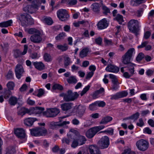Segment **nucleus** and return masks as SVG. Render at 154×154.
Here are the masks:
<instances>
[{"mask_svg": "<svg viewBox=\"0 0 154 154\" xmlns=\"http://www.w3.org/2000/svg\"><path fill=\"white\" fill-rule=\"evenodd\" d=\"M60 96L63 97V99L65 101H70L77 99L79 96V94L76 92H73L71 90H69L66 94L61 93Z\"/></svg>", "mask_w": 154, "mask_h": 154, "instance_id": "obj_1", "label": "nucleus"}, {"mask_svg": "<svg viewBox=\"0 0 154 154\" xmlns=\"http://www.w3.org/2000/svg\"><path fill=\"white\" fill-rule=\"evenodd\" d=\"M32 63L35 67L39 70H42L45 68V65L42 62H35Z\"/></svg>", "mask_w": 154, "mask_h": 154, "instance_id": "obj_23", "label": "nucleus"}, {"mask_svg": "<svg viewBox=\"0 0 154 154\" xmlns=\"http://www.w3.org/2000/svg\"><path fill=\"white\" fill-rule=\"evenodd\" d=\"M37 120V119L34 118H29L25 119L24 121V124L27 126H30L32 125L34 122Z\"/></svg>", "mask_w": 154, "mask_h": 154, "instance_id": "obj_19", "label": "nucleus"}, {"mask_svg": "<svg viewBox=\"0 0 154 154\" xmlns=\"http://www.w3.org/2000/svg\"><path fill=\"white\" fill-rule=\"evenodd\" d=\"M135 52L134 48H129L127 51L122 56V61L123 63L125 64H127L131 63V60L135 54Z\"/></svg>", "mask_w": 154, "mask_h": 154, "instance_id": "obj_2", "label": "nucleus"}, {"mask_svg": "<svg viewBox=\"0 0 154 154\" xmlns=\"http://www.w3.org/2000/svg\"><path fill=\"white\" fill-rule=\"evenodd\" d=\"M137 126L141 127L144 125V123L142 118H140L139 119V122L137 123Z\"/></svg>", "mask_w": 154, "mask_h": 154, "instance_id": "obj_62", "label": "nucleus"}, {"mask_svg": "<svg viewBox=\"0 0 154 154\" xmlns=\"http://www.w3.org/2000/svg\"><path fill=\"white\" fill-rule=\"evenodd\" d=\"M119 88V83H113L112 84L111 89L113 91H116Z\"/></svg>", "mask_w": 154, "mask_h": 154, "instance_id": "obj_55", "label": "nucleus"}, {"mask_svg": "<svg viewBox=\"0 0 154 154\" xmlns=\"http://www.w3.org/2000/svg\"><path fill=\"white\" fill-rule=\"evenodd\" d=\"M6 85L8 89V90L10 91L11 90H13L14 89L15 85L14 82L10 81L7 83Z\"/></svg>", "mask_w": 154, "mask_h": 154, "instance_id": "obj_42", "label": "nucleus"}, {"mask_svg": "<svg viewBox=\"0 0 154 154\" xmlns=\"http://www.w3.org/2000/svg\"><path fill=\"white\" fill-rule=\"evenodd\" d=\"M144 54L142 53H139L136 57V60L137 61L141 60L144 58Z\"/></svg>", "mask_w": 154, "mask_h": 154, "instance_id": "obj_57", "label": "nucleus"}, {"mask_svg": "<svg viewBox=\"0 0 154 154\" xmlns=\"http://www.w3.org/2000/svg\"><path fill=\"white\" fill-rule=\"evenodd\" d=\"M105 70L107 72L115 73H117L119 71V69L118 67L112 64L108 65Z\"/></svg>", "mask_w": 154, "mask_h": 154, "instance_id": "obj_16", "label": "nucleus"}, {"mask_svg": "<svg viewBox=\"0 0 154 154\" xmlns=\"http://www.w3.org/2000/svg\"><path fill=\"white\" fill-rule=\"evenodd\" d=\"M27 113L29 115L35 114L34 108L31 107L29 109L27 108Z\"/></svg>", "mask_w": 154, "mask_h": 154, "instance_id": "obj_58", "label": "nucleus"}, {"mask_svg": "<svg viewBox=\"0 0 154 154\" xmlns=\"http://www.w3.org/2000/svg\"><path fill=\"white\" fill-rule=\"evenodd\" d=\"M128 26L129 30L137 35L139 27V22L138 20L134 19L131 20L128 23Z\"/></svg>", "mask_w": 154, "mask_h": 154, "instance_id": "obj_4", "label": "nucleus"}, {"mask_svg": "<svg viewBox=\"0 0 154 154\" xmlns=\"http://www.w3.org/2000/svg\"><path fill=\"white\" fill-rule=\"evenodd\" d=\"M11 148V150H10L9 152L11 154H14L16 152V150L15 147L14 146H9L6 149V151H8L9 148Z\"/></svg>", "mask_w": 154, "mask_h": 154, "instance_id": "obj_61", "label": "nucleus"}, {"mask_svg": "<svg viewBox=\"0 0 154 154\" xmlns=\"http://www.w3.org/2000/svg\"><path fill=\"white\" fill-rule=\"evenodd\" d=\"M86 108L85 106L79 105L77 108V113L78 116L82 117L85 112Z\"/></svg>", "mask_w": 154, "mask_h": 154, "instance_id": "obj_22", "label": "nucleus"}, {"mask_svg": "<svg viewBox=\"0 0 154 154\" xmlns=\"http://www.w3.org/2000/svg\"><path fill=\"white\" fill-rule=\"evenodd\" d=\"M59 109L57 108L48 109L43 112L44 116L47 117H53L56 116L60 112Z\"/></svg>", "mask_w": 154, "mask_h": 154, "instance_id": "obj_7", "label": "nucleus"}, {"mask_svg": "<svg viewBox=\"0 0 154 154\" xmlns=\"http://www.w3.org/2000/svg\"><path fill=\"white\" fill-rule=\"evenodd\" d=\"M89 51L88 48H85L82 49L80 52L79 56L81 58H83L86 57Z\"/></svg>", "mask_w": 154, "mask_h": 154, "instance_id": "obj_25", "label": "nucleus"}, {"mask_svg": "<svg viewBox=\"0 0 154 154\" xmlns=\"http://www.w3.org/2000/svg\"><path fill=\"white\" fill-rule=\"evenodd\" d=\"M134 4L132 5L133 6H136L141 4L145 3L146 0H134Z\"/></svg>", "mask_w": 154, "mask_h": 154, "instance_id": "obj_49", "label": "nucleus"}, {"mask_svg": "<svg viewBox=\"0 0 154 154\" xmlns=\"http://www.w3.org/2000/svg\"><path fill=\"white\" fill-rule=\"evenodd\" d=\"M15 72L16 77L18 79H20L22 74L24 72V69L22 65L19 63L16 65L15 68Z\"/></svg>", "mask_w": 154, "mask_h": 154, "instance_id": "obj_10", "label": "nucleus"}, {"mask_svg": "<svg viewBox=\"0 0 154 154\" xmlns=\"http://www.w3.org/2000/svg\"><path fill=\"white\" fill-rule=\"evenodd\" d=\"M68 138H63L62 140V141L63 143H66L67 144H69L71 140H72L74 138L75 134H67Z\"/></svg>", "mask_w": 154, "mask_h": 154, "instance_id": "obj_20", "label": "nucleus"}, {"mask_svg": "<svg viewBox=\"0 0 154 154\" xmlns=\"http://www.w3.org/2000/svg\"><path fill=\"white\" fill-rule=\"evenodd\" d=\"M40 35L41 32H40L39 33H36L32 35L30 37L31 41L35 43H40L42 41V38Z\"/></svg>", "mask_w": 154, "mask_h": 154, "instance_id": "obj_12", "label": "nucleus"}, {"mask_svg": "<svg viewBox=\"0 0 154 154\" xmlns=\"http://www.w3.org/2000/svg\"><path fill=\"white\" fill-rule=\"evenodd\" d=\"M40 5L32 3L31 5H28L25 8H28L27 11L30 13L35 12L38 9Z\"/></svg>", "mask_w": 154, "mask_h": 154, "instance_id": "obj_11", "label": "nucleus"}, {"mask_svg": "<svg viewBox=\"0 0 154 154\" xmlns=\"http://www.w3.org/2000/svg\"><path fill=\"white\" fill-rule=\"evenodd\" d=\"M128 93L125 91L119 92L116 93L115 94L111 95L110 99L111 100H116L119 98L126 97Z\"/></svg>", "mask_w": 154, "mask_h": 154, "instance_id": "obj_14", "label": "nucleus"}, {"mask_svg": "<svg viewBox=\"0 0 154 154\" xmlns=\"http://www.w3.org/2000/svg\"><path fill=\"white\" fill-rule=\"evenodd\" d=\"M13 21L11 20L2 22L0 23V27H7L11 26Z\"/></svg>", "mask_w": 154, "mask_h": 154, "instance_id": "obj_30", "label": "nucleus"}, {"mask_svg": "<svg viewBox=\"0 0 154 154\" xmlns=\"http://www.w3.org/2000/svg\"><path fill=\"white\" fill-rule=\"evenodd\" d=\"M100 7L101 5L100 4L94 3L91 5V8L94 12L97 13H98L100 11Z\"/></svg>", "mask_w": 154, "mask_h": 154, "instance_id": "obj_21", "label": "nucleus"}, {"mask_svg": "<svg viewBox=\"0 0 154 154\" xmlns=\"http://www.w3.org/2000/svg\"><path fill=\"white\" fill-rule=\"evenodd\" d=\"M28 32L30 34H35L36 33H39L40 31L35 28H30L29 29Z\"/></svg>", "mask_w": 154, "mask_h": 154, "instance_id": "obj_41", "label": "nucleus"}, {"mask_svg": "<svg viewBox=\"0 0 154 154\" xmlns=\"http://www.w3.org/2000/svg\"><path fill=\"white\" fill-rule=\"evenodd\" d=\"M69 46L66 44L63 45H59L57 46V48L62 51L67 50Z\"/></svg>", "mask_w": 154, "mask_h": 154, "instance_id": "obj_32", "label": "nucleus"}, {"mask_svg": "<svg viewBox=\"0 0 154 154\" xmlns=\"http://www.w3.org/2000/svg\"><path fill=\"white\" fill-rule=\"evenodd\" d=\"M57 16L59 20L63 21L67 20L69 18V15L67 11L64 9H60L57 11Z\"/></svg>", "mask_w": 154, "mask_h": 154, "instance_id": "obj_6", "label": "nucleus"}, {"mask_svg": "<svg viewBox=\"0 0 154 154\" xmlns=\"http://www.w3.org/2000/svg\"><path fill=\"white\" fill-rule=\"evenodd\" d=\"M104 42L106 46L112 45L113 43L111 40H109L106 38H104Z\"/></svg>", "mask_w": 154, "mask_h": 154, "instance_id": "obj_44", "label": "nucleus"}, {"mask_svg": "<svg viewBox=\"0 0 154 154\" xmlns=\"http://www.w3.org/2000/svg\"><path fill=\"white\" fill-rule=\"evenodd\" d=\"M11 94V91L9 90H6L3 94L4 98L5 99H8L9 97Z\"/></svg>", "mask_w": 154, "mask_h": 154, "instance_id": "obj_43", "label": "nucleus"}, {"mask_svg": "<svg viewBox=\"0 0 154 154\" xmlns=\"http://www.w3.org/2000/svg\"><path fill=\"white\" fill-rule=\"evenodd\" d=\"M136 154L134 152H131V149L130 148H127L125 149L124 152L122 154Z\"/></svg>", "mask_w": 154, "mask_h": 154, "instance_id": "obj_51", "label": "nucleus"}, {"mask_svg": "<svg viewBox=\"0 0 154 154\" xmlns=\"http://www.w3.org/2000/svg\"><path fill=\"white\" fill-rule=\"evenodd\" d=\"M95 42L97 45H101L102 42V38L100 37H99L96 38L95 39Z\"/></svg>", "mask_w": 154, "mask_h": 154, "instance_id": "obj_50", "label": "nucleus"}, {"mask_svg": "<svg viewBox=\"0 0 154 154\" xmlns=\"http://www.w3.org/2000/svg\"><path fill=\"white\" fill-rule=\"evenodd\" d=\"M97 132L94 127L91 128L86 132V135L88 138H91L96 134Z\"/></svg>", "mask_w": 154, "mask_h": 154, "instance_id": "obj_18", "label": "nucleus"}, {"mask_svg": "<svg viewBox=\"0 0 154 154\" xmlns=\"http://www.w3.org/2000/svg\"><path fill=\"white\" fill-rule=\"evenodd\" d=\"M68 82L69 83H76L77 81L75 77L73 76H71L69 77L67 79Z\"/></svg>", "mask_w": 154, "mask_h": 154, "instance_id": "obj_37", "label": "nucleus"}, {"mask_svg": "<svg viewBox=\"0 0 154 154\" xmlns=\"http://www.w3.org/2000/svg\"><path fill=\"white\" fill-rule=\"evenodd\" d=\"M76 138L80 146H81L84 144L86 141L85 137L82 135H80L77 137L76 136Z\"/></svg>", "mask_w": 154, "mask_h": 154, "instance_id": "obj_24", "label": "nucleus"}, {"mask_svg": "<svg viewBox=\"0 0 154 154\" xmlns=\"http://www.w3.org/2000/svg\"><path fill=\"white\" fill-rule=\"evenodd\" d=\"M27 113V108L24 107L22 108L17 112L18 115L23 116L25 114Z\"/></svg>", "mask_w": 154, "mask_h": 154, "instance_id": "obj_35", "label": "nucleus"}, {"mask_svg": "<svg viewBox=\"0 0 154 154\" xmlns=\"http://www.w3.org/2000/svg\"><path fill=\"white\" fill-rule=\"evenodd\" d=\"M112 119V118L109 116H107L103 117L100 122V124H106L108 122L111 121Z\"/></svg>", "mask_w": 154, "mask_h": 154, "instance_id": "obj_27", "label": "nucleus"}, {"mask_svg": "<svg viewBox=\"0 0 154 154\" xmlns=\"http://www.w3.org/2000/svg\"><path fill=\"white\" fill-rule=\"evenodd\" d=\"M72 107V104L70 103H66L61 105V108L63 111H66L70 109Z\"/></svg>", "mask_w": 154, "mask_h": 154, "instance_id": "obj_28", "label": "nucleus"}, {"mask_svg": "<svg viewBox=\"0 0 154 154\" xmlns=\"http://www.w3.org/2000/svg\"><path fill=\"white\" fill-rule=\"evenodd\" d=\"M52 88L53 89H58L62 90L63 89V87L60 85L58 84H55L53 86Z\"/></svg>", "mask_w": 154, "mask_h": 154, "instance_id": "obj_52", "label": "nucleus"}, {"mask_svg": "<svg viewBox=\"0 0 154 154\" xmlns=\"http://www.w3.org/2000/svg\"><path fill=\"white\" fill-rule=\"evenodd\" d=\"M113 20L117 21L120 24H121L124 22L123 16L119 14H117L113 18Z\"/></svg>", "mask_w": 154, "mask_h": 154, "instance_id": "obj_29", "label": "nucleus"}, {"mask_svg": "<svg viewBox=\"0 0 154 154\" xmlns=\"http://www.w3.org/2000/svg\"><path fill=\"white\" fill-rule=\"evenodd\" d=\"M77 2V0H68L67 3L69 5H72L76 4Z\"/></svg>", "mask_w": 154, "mask_h": 154, "instance_id": "obj_60", "label": "nucleus"}, {"mask_svg": "<svg viewBox=\"0 0 154 154\" xmlns=\"http://www.w3.org/2000/svg\"><path fill=\"white\" fill-rule=\"evenodd\" d=\"M76 135H75L74 138L72 139L73 140L71 145V147L73 148H75L77 146H80L76 138Z\"/></svg>", "mask_w": 154, "mask_h": 154, "instance_id": "obj_39", "label": "nucleus"}, {"mask_svg": "<svg viewBox=\"0 0 154 154\" xmlns=\"http://www.w3.org/2000/svg\"><path fill=\"white\" fill-rule=\"evenodd\" d=\"M21 55H22L21 52L20 50L17 49L15 51L14 54V57L17 58L19 57Z\"/></svg>", "mask_w": 154, "mask_h": 154, "instance_id": "obj_53", "label": "nucleus"}, {"mask_svg": "<svg viewBox=\"0 0 154 154\" xmlns=\"http://www.w3.org/2000/svg\"><path fill=\"white\" fill-rule=\"evenodd\" d=\"M72 63L70 58L67 56L64 57V65L65 67L66 68Z\"/></svg>", "mask_w": 154, "mask_h": 154, "instance_id": "obj_31", "label": "nucleus"}, {"mask_svg": "<svg viewBox=\"0 0 154 154\" xmlns=\"http://www.w3.org/2000/svg\"><path fill=\"white\" fill-rule=\"evenodd\" d=\"M136 145L139 150L144 151L148 149L149 143L147 140L142 139L136 142Z\"/></svg>", "mask_w": 154, "mask_h": 154, "instance_id": "obj_5", "label": "nucleus"}, {"mask_svg": "<svg viewBox=\"0 0 154 154\" xmlns=\"http://www.w3.org/2000/svg\"><path fill=\"white\" fill-rule=\"evenodd\" d=\"M44 109V108L42 107H34L35 114H41Z\"/></svg>", "mask_w": 154, "mask_h": 154, "instance_id": "obj_34", "label": "nucleus"}, {"mask_svg": "<svg viewBox=\"0 0 154 154\" xmlns=\"http://www.w3.org/2000/svg\"><path fill=\"white\" fill-rule=\"evenodd\" d=\"M17 101V98L14 97H11L9 100V103L11 105H15Z\"/></svg>", "mask_w": 154, "mask_h": 154, "instance_id": "obj_33", "label": "nucleus"}, {"mask_svg": "<svg viewBox=\"0 0 154 154\" xmlns=\"http://www.w3.org/2000/svg\"><path fill=\"white\" fill-rule=\"evenodd\" d=\"M97 108V106L96 102L90 104L89 106V109L92 111L96 110Z\"/></svg>", "mask_w": 154, "mask_h": 154, "instance_id": "obj_40", "label": "nucleus"}, {"mask_svg": "<svg viewBox=\"0 0 154 154\" xmlns=\"http://www.w3.org/2000/svg\"><path fill=\"white\" fill-rule=\"evenodd\" d=\"M91 86L89 85H88L84 88L80 94L81 96H83L84 94L86 93V92L89 89Z\"/></svg>", "mask_w": 154, "mask_h": 154, "instance_id": "obj_47", "label": "nucleus"}, {"mask_svg": "<svg viewBox=\"0 0 154 154\" xmlns=\"http://www.w3.org/2000/svg\"><path fill=\"white\" fill-rule=\"evenodd\" d=\"M108 26V23L106 19L103 18L100 20L97 25L98 28L100 29L106 28Z\"/></svg>", "mask_w": 154, "mask_h": 154, "instance_id": "obj_13", "label": "nucleus"}, {"mask_svg": "<svg viewBox=\"0 0 154 154\" xmlns=\"http://www.w3.org/2000/svg\"><path fill=\"white\" fill-rule=\"evenodd\" d=\"M97 106L100 107H103L106 105L105 103L103 101H96Z\"/></svg>", "mask_w": 154, "mask_h": 154, "instance_id": "obj_56", "label": "nucleus"}, {"mask_svg": "<svg viewBox=\"0 0 154 154\" xmlns=\"http://www.w3.org/2000/svg\"><path fill=\"white\" fill-rule=\"evenodd\" d=\"M15 134L19 138L23 139L25 137V133L24 130L22 128H17L14 131Z\"/></svg>", "mask_w": 154, "mask_h": 154, "instance_id": "obj_17", "label": "nucleus"}, {"mask_svg": "<svg viewBox=\"0 0 154 154\" xmlns=\"http://www.w3.org/2000/svg\"><path fill=\"white\" fill-rule=\"evenodd\" d=\"M31 133L32 135L36 137L45 136L47 134V131L44 128H39L32 130Z\"/></svg>", "mask_w": 154, "mask_h": 154, "instance_id": "obj_8", "label": "nucleus"}, {"mask_svg": "<svg viewBox=\"0 0 154 154\" xmlns=\"http://www.w3.org/2000/svg\"><path fill=\"white\" fill-rule=\"evenodd\" d=\"M66 36L65 33L62 32L60 33L55 37V39L57 41H60L64 38Z\"/></svg>", "mask_w": 154, "mask_h": 154, "instance_id": "obj_36", "label": "nucleus"}, {"mask_svg": "<svg viewBox=\"0 0 154 154\" xmlns=\"http://www.w3.org/2000/svg\"><path fill=\"white\" fill-rule=\"evenodd\" d=\"M109 78L111 79L112 84L117 83L118 82V79L116 76L112 74H110L109 75Z\"/></svg>", "mask_w": 154, "mask_h": 154, "instance_id": "obj_38", "label": "nucleus"}, {"mask_svg": "<svg viewBox=\"0 0 154 154\" xmlns=\"http://www.w3.org/2000/svg\"><path fill=\"white\" fill-rule=\"evenodd\" d=\"M20 20L23 26L26 27L34 23V21L29 15H21L20 17Z\"/></svg>", "mask_w": 154, "mask_h": 154, "instance_id": "obj_3", "label": "nucleus"}, {"mask_svg": "<svg viewBox=\"0 0 154 154\" xmlns=\"http://www.w3.org/2000/svg\"><path fill=\"white\" fill-rule=\"evenodd\" d=\"M89 150L90 154H101L97 146L92 145L89 147Z\"/></svg>", "mask_w": 154, "mask_h": 154, "instance_id": "obj_15", "label": "nucleus"}, {"mask_svg": "<svg viewBox=\"0 0 154 154\" xmlns=\"http://www.w3.org/2000/svg\"><path fill=\"white\" fill-rule=\"evenodd\" d=\"M44 59L47 62L51 61L52 60V58L51 55L47 53L45 54L44 55Z\"/></svg>", "mask_w": 154, "mask_h": 154, "instance_id": "obj_45", "label": "nucleus"}, {"mask_svg": "<svg viewBox=\"0 0 154 154\" xmlns=\"http://www.w3.org/2000/svg\"><path fill=\"white\" fill-rule=\"evenodd\" d=\"M102 9L103 11V13L105 14H107L108 13H109L110 12L109 8L105 5H102Z\"/></svg>", "mask_w": 154, "mask_h": 154, "instance_id": "obj_46", "label": "nucleus"}, {"mask_svg": "<svg viewBox=\"0 0 154 154\" xmlns=\"http://www.w3.org/2000/svg\"><path fill=\"white\" fill-rule=\"evenodd\" d=\"M148 44V42L144 41L142 43L141 45L138 46L137 48H144L146 47L147 45Z\"/></svg>", "mask_w": 154, "mask_h": 154, "instance_id": "obj_64", "label": "nucleus"}, {"mask_svg": "<svg viewBox=\"0 0 154 154\" xmlns=\"http://www.w3.org/2000/svg\"><path fill=\"white\" fill-rule=\"evenodd\" d=\"M127 65V67L129 73H131V74L134 75V66H136L135 64L131 63Z\"/></svg>", "mask_w": 154, "mask_h": 154, "instance_id": "obj_26", "label": "nucleus"}, {"mask_svg": "<svg viewBox=\"0 0 154 154\" xmlns=\"http://www.w3.org/2000/svg\"><path fill=\"white\" fill-rule=\"evenodd\" d=\"M14 74L12 72L9 70L6 75V78L8 79H12L13 78Z\"/></svg>", "mask_w": 154, "mask_h": 154, "instance_id": "obj_54", "label": "nucleus"}, {"mask_svg": "<svg viewBox=\"0 0 154 154\" xmlns=\"http://www.w3.org/2000/svg\"><path fill=\"white\" fill-rule=\"evenodd\" d=\"M139 113L138 112H137L131 116V119H134V121H135L139 118Z\"/></svg>", "mask_w": 154, "mask_h": 154, "instance_id": "obj_59", "label": "nucleus"}, {"mask_svg": "<svg viewBox=\"0 0 154 154\" xmlns=\"http://www.w3.org/2000/svg\"><path fill=\"white\" fill-rule=\"evenodd\" d=\"M133 74H131V73H129L128 72H125L123 73V76L126 79L129 78L131 77L132 76Z\"/></svg>", "mask_w": 154, "mask_h": 154, "instance_id": "obj_63", "label": "nucleus"}, {"mask_svg": "<svg viewBox=\"0 0 154 154\" xmlns=\"http://www.w3.org/2000/svg\"><path fill=\"white\" fill-rule=\"evenodd\" d=\"M99 147L101 149L107 148L109 144V140L107 136L102 137L98 143Z\"/></svg>", "mask_w": 154, "mask_h": 154, "instance_id": "obj_9", "label": "nucleus"}, {"mask_svg": "<svg viewBox=\"0 0 154 154\" xmlns=\"http://www.w3.org/2000/svg\"><path fill=\"white\" fill-rule=\"evenodd\" d=\"M45 23L48 25H51L53 23V21L50 17H46L44 19Z\"/></svg>", "mask_w": 154, "mask_h": 154, "instance_id": "obj_48", "label": "nucleus"}]
</instances>
